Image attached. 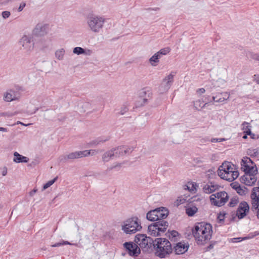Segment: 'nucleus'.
Wrapping results in <instances>:
<instances>
[{"instance_id": "f257e3e1", "label": "nucleus", "mask_w": 259, "mask_h": 259, "mask_svg": "<svg viewBox=\"0 0 259 259\" xmlns=\"http://www.w3.org/2000/svg\"><path fill=\"white\" fill-rule=\"evenodd\" d=\"M155 211L158 219L156 222L148 226V231L150 235L157 236L163 233L168 227V223L163 220L167 217L169 211L164 207L157 208Z\"/></svg>"}, {"instance_id": "f03ea898", "label": "nucleus", "mask_w": 259, "mask_h": 259, "mask_svg": "<svg viewBox=\"0 0 259 259\" xmlns=\"http://www.w3.org/2000/svg\"><path fill=\"white\" fill-rule=\"evenodd\" d=\"M212 228L211 224L204 222L198 223L194 226L192 233L198 244H204L211 239Z\"/></svg>"}, {"instance_id": "7ed1b4c3", "label": "nucleus", "mask_w": 259, "mask_h": 259, "mask_svg": "<svg viewBox=\"0 0 259 259\" xmlns=\"http://www.w3.org/2000/svg\"><path fill=\"white\" fill-rule=\"evenodd\" d=\"M153 250L156 256L164 258L172 251L171 243L165 238H157L154 240Z\"/></svg>"}, {"instance_id": "20e7f679", "label": "nucleus", "mask_w": 259, "mask_h": 259, "mask_svg": "<svg viewBox=\"0 0 259 259\" xmlns=\"http://www.w3.org/2000/svg\"><path fill=\"white\" fill-rule=\"evenodd\" d=\"M134 241L144 252L150 253L153 251L154 240L152 238L147 236L146 234H137Z\"/></svg>"}, {"instance_id": "39448f33", "label": "nucleus", "mask_w": 259, "mask_h": 259, "mask_svg": "<svg viewBox=\"0 0 259 259\" xmlns=\"http://www.w3.org/2000/svg\"><path fill=\"white\" fill-rule=\"evenodd\" d=\"M142 228L141 221L137 217L126 220L122 226V230L127 234H134L140 231Z\"/></svg>"}, {"instance_id": "423d86ee", "label": "nucleus", "mask_w": 259, "mask_h": 259, "mask_svg": "<svg viewBox=\"0 0 259 259\" xmlns=\"http://www.w3.org/2000/svg\"><path fill=\"white\" fill-rule=\"evenodd\" d=\"M105 21L104 16L93 14L89 16L87 23L92 31L97 32L101 30Z\"/></svg>"}, {"instance_id": "0eeeda50", "label": "nucleus", "mask_w": 259, "mask_h": 259, "mask_svg": "<svg viewBox=\"0 0 259 259\" xmlns=\"http://www.w3.org/2000/svg\"><path fill=\"white\" fill-rule=\"evenodd\" d=\"M228 195L225 191L218 192L210 196L211 204L218 207L223 206L228 200Z\"/></svg>"}, {"instance_id": "6e6552de", "label": "nucleus", "mask_w": 259, "mask_h": 259, "mask_svg": "<svg viewBox=\"0 0 259 259\" xmlns=\"http://www.w3.org/2000/svg\"><path fill=\"white\" fill-rule=\"evenodd\" d=\"M38 34L39 33H33L24 35L19 41L20 45L22 46L27 52L31 51L34 48V36H38Z\"/></svg>"}, {"instance_id": "1a4fd4ad", "label": "nucleus", "mask_w": 259, "mask_h": 259, "mask_svg": "<svg viewBox=\"0 0 259 259\" xmlns=\"http://www.w3.org/2000/svg\"><path fill=\"white\" fill-rule=\"evenodd\" d=\"M91 150H84L81 151H76L70 153L66 155H62L59 157L60 161L66 162L68 159H74L79 158L88 156L91 154Z\"/></svg>"}, {"instance_id": "9d476101", "label": "nucleus", "mask_w": 259, "mask_h": 259, "mask_svg": "<svg viewBox=\"0 0 259 259\" xmlns=\"http://www.w3.org/2000/svg\"><path fill=\"white\" fill-rule=\"evenodd\" d=\"M123 246L130 256H138L141 252V249L136 242H126L123 244Z\"/></svg>"}, {"instance_id": "9b49d317", "label": "nucleus", "mask_w": 259, "mask_h": 259, "mask_svg": "<svg viewBox=\"0 0 259 259\" xmlns=\"http://www.w3.org/2000/svg\"><path fill=\"white\" fill-rule=\"evenodd\" d=\"M174 74L171 73L163 79L159 87L160 93L166 92L169 90L174 81Z\"/></svg>"}, {"instance_id": "f8f14e48", "label": "nucleus", "mask_w": 259, "mask_h": 259, "mask_svg": "<svg viewBox=\"0 0 259 259\" xmlns=\"http://www.w3.org/2000/svg\"><path fill=\"white\" fill-rule=\"evenodd\" d=\"M250 197L252 200L251 210H257L259 208V187H254L252 189Z\"/></svg>"}, {"instance_id": "ddd939ff", "label": "nucleus", "mask_w": 259, "mask_h": 259, "mask_svg": "<svg viewBox=\"0 0 259 259\" xmlns=\"http://www.w3.org/2000/svg\"><path fill=\"white\" fill-rule=\"evenodd\" d=\"M249 206L246 201L241 202L236 211V216L239 219L244 218L249 212Z\"/></svg>"}, {"instance_id": "4468645a", "label": "nucleus", "mask_w": 259, "mask_h": 259, "mask_svg": "<svg viewBox=\"0 0 259 259\" xmlns=\"http://www.w3.org/2000/svg\"><path fill=\"white\" fill-rule=\"evenodd\" d=\"M233 170L231 163L224 162L219 168L218 174L221 179L225 180V177L227 175L228 172L230 173Z\"/></svg>"}, {"instance_id": "2eb2a0df", "label": "nucleus", "mask_w": 259, "mask_h": 259, "mask_svg": "<svg viewBox=\"0 0 259 259\" xmlns=\"http://www.w3.org/2000/svg\"><path fill=\"white\" fill-rule=\"evenodd\" d=\"M252 164L253 161L250 158L247 157H243L241 162V168L244 171V175L248 174V172L250 171L251 167L253 166L251 165Z\"/></svg>"}, {"instance_id": "dca6fc26", "label": "nucleus", "mask_w": 259, "mask_h": 259, "mask_svg": "<svg viewBox=\"0 0 259 259\" xmlns=\"http://www.w3.org/2000/svg\"><path fill=\"white\" fill-rule=\"evenodd\" d=\"M52 25L49 23L41 22L38 23L35 26L33 32H45L52 30Z\"/></svg>"}, {"instance_id": "f3484780", "label": "nucleus", "mask_w": 259, "mask_h": 259, "mask_svg": "<svg viewBox=\"0 0 259 259\" xmlns=\"http://www.w3.org/2000/svg\"><path fill=\"white\" fill-rule=\"evenodd\" d=\"M17 92L13 89L7 91L4 94V100L5 102H11L17 99Z\"/></svg>"}, {"instance_id": "a211bd4d", "label": "nucleus", "mask_w": 259, "mask_h": 259, "mask_svg": "<svg viewBox=\"0 0 259 259\" xmlns=\"http://www.w3.org/2000/svg\"><path fill=\"white\" fill-rule=\"evenodd\" d=\"M139 95L140 100L143 101L141 105H144L147 103L148 98H151V92L148 89L145 88L140 91Z\"/></svg>"}, {"instance_id": "6ab92c4d", "label": "nucleus", "mask_w": 259, "mask_h": 259, "mask_svg": "<svg viewBox=\"0 0 259 259\" xmlns=\"http://www.w3.org/2000/svg\"><path fill=\"white\" fill-rule=\"evenodd\" d=\"M116 148H112L111 150L105 152L102 157V159L103 162H106L109 161L110 159H113L114 157H117L118 155L116 154Z\"/></svg>"}, {"instance_id": "aec40b11", "label": "nucleus", "mask_w": 259, "mask_h": 259, "mask_svg": "<svg viewBox=\"0 0 259 259\" xmlns=\"http://www.w3.org/2000/svg\"><path fill=\"white\" fill-rule=\"evenodd\" d=\"M189 245L182 242H179L174 247L176 254H182L185 253L188 249Z\"/></svg>"}, {"instance_id": "412c9836", "label": "nucleus", "mask_w": 259, "mask_h": 259, "mask_svg": "<svg viewBox=\"0 0 259 259\" xmlns=\"http://www.w3.org/2000/svg\"><path fill=\"white\" fill-rule=\"evenodd\" d=\"M241 181L247 186H252L256 182V178L254 176H251V175L247 174L241 177Z\"/></svg>"}, {"instance_id": "4be33fe9", "label": "nucleus", "mask_w": 259, "mask_h": 259, "mask_svg": "<svg viewBox=\"0 0 259 259\" xmlns=\"http://www.w3.org/2000/svg\"><path fill=\"white\" fill-rule=\"evenodd\" d=\"M116 155H118V157L124 155L126 154L131 153L134 149L133 147L129 146H119L116 147Z\"/></svg>"}, {"instance_id": "5701e85b", "label": "nucleus", "mask_w": 259, "mask_h": 259, "mask_svg": "<svg viewBox=\"0 0 259 259\" xmlns=\"http://www.w3.org/2000/svg\"><path fill=\"white\" fill-rule=\"evenodd\" d=\"M230 97L229 94L227 92L219 93L215 96L212 97V100L214 102L222 103L224 101L229 99Z\"/></svg>"}, {"instance_id": "b1692460", "label": "nucleus", "mask_w": 259, "mask_h": 259, "mask_svg": "<svg viewBox=\"0 0 259 259\" xmlns=\"http://www.w3.org/2000/svg\"><path fill=\"white\" fill-rule=\"evenodd\" d=\"M218 188L219 185L215 184L214 183L210 182L203 186V190L204 193L210 194L214 192Z\"/></svg>"}, {"instance_id": "393cba45", "label": "nucleus", "mask_w": 259, "mask_h": 259, "mask_svg": "<svg viewBox=\"0 0 259 259\" xmlns=\"http://www.w3.org/2000/svg\"><path fill=\"white\" fill-rule=\"evenodd\" d=\"M14 156L13 161L15 163H27L29 160L28 157L23 156L17 152L14 153Z\"/></svg>"}, {"instance_id": "a878e982", "label": "nucleus", "mask_w": 259, "mask_h": 259, "mask_svg": "<svg viewBox=\"0 0 259 259\" xmlns=\"http://www.w3.org/2000/svg\"><path fill=\"white\" fill-rule=\"evenodd\" d=\"M166 235L172 242H176L179 239V233L177 231L175 230H172L170 232L168 231L166 234Z\"/></svg>"}, {"instance_id": "bb28decb", "label": "nucleus", "mask_w": 259, "mask_h": 259, "mask_svg": "<svg viewBox=\"0 0 259 259\" xmlns=\"http://www.w3.org/2000/svg\"><path fill=\"white\" fill-rule=\"evenodd\" d=\"M239 176V172L238 171L232 170L231 172L227 174V175L225 177V180L232 182L234 180L236 179Z\"/></svg>"}, {"instance_id": "cd10ccee", "label": "nucleus", "mask_w": 259, "mask_h": 259, "mask_svg": "<svg viewBox=\"0 0 259 259\" xmlns=\"http://www.w3.org/2000/svg\"><path fill=\"white\" fill-rule=\"evenodd\" d=\"M88 52H86L85 50L81 47H75L73 49V53L77 55L86 54L90 55L92 51L90 50H87Z\"/></svg>"}, {"instance_id": "c85d7f7f", "label": "nucleus", "mask_w": 259, "mask_h": 259, "mask_svg": "<svg viewBox=\"0 0 259 259\" xmlns=\"http://www.w3.org/2000/svg\"><path fill=\"white\" fill-rule=\"evenodd\" d=\"M109 140V138H104L103 137H99L93 141H92L90 143V144L92 145L97 146L108 141Z\"/></svg>"}, {"instance_id": "c756f323", "label": "nucleus", "mask_w": 259, "mask_h": 259, "mask_svg": "<svg viewBox=\"0 0 259 259\" xmlns=\"http://www.w3.org/2000/svg\"><path fill=\"white\" fill-rule=\"evenodd\" d=\"M161 58L160 56L157 53H156L153 55L150 59L149 62L151 65L153 66H155L159 62V59Z\"/></svg>"}, {"instance_id": "7c9ffc66", "label": "nucleus", "mask_w": 259, "mask_h": 259, "mask_svg": "<svg viewBox=\"0 0 259 259\" xmlns=\"http://www.w3.org/2000/svg\"><path fill=\"white\" fill-rule=\"evenodd\" d=\"M155 212V209L148 211L146 215L147 219L152 222L156 221L158 218L156 217Z\"/></svg>"}, {"instance_id": "2f4dec72", "label": "nucleus", "mask_w": 259, "mask_h": 259, "mask_svg": "<svg viewBox=\"0 0 259 259\" xmlns=\"http://www.w3.org/2000/svg\"><path fill=\"white\" fill-rule=\"evenodd\" d=\"M197 211L198 208L195 206L188 207L186 209V213L189 217L193 216Z\"/></svg>"}, {"instance_id": "473e14b6", "label": "nucleus", "mask_w": 259, "mask_h": 259, "mask_svg": "<svg viewBox=\"0 0 259 259\" xmlns=\"http://www.w3.org/2000/svg\"><path fill=\"white\" fill-rule=\"evenodd\" d=\"M65 51L63 49H60L59 50H57L55 53V56L56 57L58 60H62L63 58V56L64 55Z\"/></svg>"}, {"instance_id": "72a5a7b5", "label": "nucleus", "mask_w": 259, "mask_h": 259, "mask_svg": "<svg viewBox=\"0 0 259 259\" xmlns=\"http://www.w3.org/2000/svg\"><path fill=\"white\" fill-rule=\"evenodd\" d=\"M170 49L169 48H164L160 50L157 53L159 54V55L161 57L162 55H165L167 54L170 52Z\"/></svg>"}, {"instance_id": "f704fd0d", "label": "nucleus", "mask_w": 259, "mask_h": 259, "mask_svg": "<svg viewBox=\"0 0 259 259\" xmlns=\"http://www.w3.org/2000/svg\"><path fill=\"white\" fill-rule=\"evenodd\" d=\"M58 179V177L57 176L54 179L48 181L46 184H45L43 186V190H46V189L52 186Z\"/></svg>"}, {"instance_id": "c9c22d12", "label": "nucleus", "mask_w": 259, "mask_h": 259, "mask_svg": "<svg viewBox=\"0 0 259 259\" xmlns=\"http://www.w3.org/2000/svg\"><path fill=\"white\" fill-rule=\"evenodd\" d=\"M63 245H76V244H72L67 241H63L62 242L56 243L52 245V247H59Z\"/></svg>"}, {"instance_id": "e433bc0d", "label": "nucleus", "mask_w": 259, "mask_h": 259, "mask_svg": "<svg viewBox=\"0 0 259 259\" xmlns=\"http://www.w3.org/2000/svg\"><path fill=\"white\" fill-rule=\"evenodd\" d=\"M226 214V213L224 212H220L218 214L217 219L218 220L219 223H222L224 222L225 216Z\"/></svg>"}, {"instance_id": "4c0bfd02", "label": "nucleus", "mask_w": 259, "mask_h": 259, "mask_svg": "<svg viewBox=\"0 0 259 259\" xmlns=\"http://www.w3.org/2000/svg\"><path fill=\"white\" fill-rule=\"evenodd\" d=\"M238 199L236 197H233L231 199V200L229 202L228 205L230 207H234L238 203Z\"/></svg>"}, {"instance_id": "58836bf2", "label": "nucleus", "mask_w": 259, "mask_h": 259, "mask_svg": "<svg viewBox=\"0 0 259 259\" xmlns=\"http://www.w3.org/2000/svg\"><path fill=\"white\" fill-rule=\"evenodd\" d=\"M257 174V169L255 165H253L251 167L250 171L248 172V174L251 175V176H255V175Z\"/></svg>"}, {"instance_id": "ea45409f", "label": "nucleus", "mask_w": 259, "mask_h": 259, "mask_svg": "<svg viewBox=\"0 0 259 259\" xmlns=\"http://www.w3.org/2000/svg\"><path fill=\"white\" fill-rule=\"evenodd\" d=\"M128 110V108L126 105H123V106L121 107L120 112H119V114L120 115H123L124 113L127 112Z\"/></svg>"}, {"instance_id": "a19ab883", "label": "nucleus", "mask_w": 259, "mask_h": 259, "mask_svg": "<svg viewBox=\"0 0 259 259\" xmlns=\"http://www.w3.org/2000/svg\"><path fill=\"white\" fill-rule=\"evenodd\" d=\"M200 104H201V102H200V100H198V101H195L194 103V107L196 108L197 109H198V106L200 107H201V108H204L208 103H205L202 106H201L200 105Z\"/></svg>"}, {"instance_id": "79ce46f5", "label": "nucleus", "mask_w": 259, "mask_h": 259, "mask_svg": "<svg viewBox=\"0 0 259 259\" xmlns=\"http://www.w3.org/2000/svg\"><path fill=\"white\" fill-rule=\"evenodd\" d=\"M13 1L14 0H0V6H6Z\"/></svg>"}, {"instance_id": "37998d69", "label": "nucleus", "mask_w": 259, "mask_h": 259, "mask_svg": "<svg viewBox=\"0 0 259 259\" xmlns=\"http://www.w3.org/2000/svg\"><path fill=\"white\" fill-rule=\"evenodd\" d=\"M10 15H11L10 12L7 11H4L2 13V17L5 19L8 18L10 16Z\"/></svg>"}, {"instance_id": "c03bdc74", "label": "nucleus", "mask_w": 259, "mask_h": 259, "mask_svg": "<svg viewBox=\"0 0 259 259\" xmlns=\"http://www.w3.org/2000/svg\"><path fill=\"white\" fill-rule=\"evenodd\" d=\"M257 235H259V232L258 231H255V232H254L253 233H249L248 234V237H245V238H247V239L252 238L254 237H255L256 236H257Z\"/></svg>"}, {"instance_id": "a18cd8bd", "label": "nucleus", "mask_w": 259, "mask_h": 259, "mask_svg": "<svg viewBox=\"0 0 259 259\" xmlns=\"http://www.w3.org/2000/svg\"><path fill=\"white\" fill-rule=\"evenodd\" d=\"M242 129L245 131H247V128H250L251 126L249 125V123L246 122H244L242 124Z\"/></svg>"}, {"instance_id": "49530a36", "label": "nucleus", "mask_w": 259, "mask_h": 259, "mask_svg": "<svg viewBox=\"0 0 259 259\" xmlns=\"http://www.w3.org/2000/svg\"><path fill=\"white\" fill-rule=\"evenodd\" d=\"M237 190L236 192L241 195H243L245 194V191L240 187V186H237Z\"/></svg>"}, {"instance_id": "de8ad7c7", "label": "nucleus", "mask_w": 259, "mask_h": 259, "mask_svg": "<svg viewBox=\"0 0 259 259\" xmlns=\"http://www.w3.org/2000/svg\"><path fill=\"white\" fill-rule=\"evenodd\" d=\"M248 153L250 154L251 156H255L257 154V151L256 149H249Z\"/></svg>"}, {"instance_id": "09e8293b", "label": "nucleus", "mask_w": 259, "mask_h": 259, "mask_svg": "<svg viewBox=\"0 0 259 259\" xmlns=\"http://www.w3.org/2000/svg\"><path fill=\"white\" fill-rule=\"evenodd\" d=\"M225 140V139L224 138H212L211 139L210 141L212 143H216L221 142Z\"/></svg>"}, {"instance_id": "8fccbe9b", "label": "nucleus", "mask_w": 259, "mask_h": 259, "mask_svg": "<svg viewBox=\"0 0 259 259\" xmlns=\"http://www.w3.org/2000/svg\"><path fill=\"white\" fill-rule=\"evenodd\" d=\"M25 6H26V4L25 3H24V2L21 3L20 4L19 7L18 8V11L21 12L23 10V9L25 8Z\"/></svg>"}, {"instance_id": "3c124183", "label": "nucleus", "mask_w": 259, "mask_h": 259, "mask_svg": "<svg viewBox=\"0 0 259 259\" xmlns=\"http://www.w3.org/2000/svg\"><path fill=\"white\" fill-rule=\"evenodd\" d=\"M13 116V114L12 113H9L7 112H0V116H8L11 117Z\"/></svg>"}, {"instance_id": "603ef678", "label": "nucleus", "mask_w": 259, "mask_h": 259, "mask_svg": "<svg viewBox=\"0 0 259 259\" xmlns=\"http://www.w3.org/2000/svg\"><path fill=\"white\" fill-rule=\"evenodd\" d=\"M38 164V161L36 160H35L34 161H32L31 163H30L29 164L28 166H30V167H34Z\"/></svg>"}, {"instance_id": "864d4df0", "label": "nucleus", "mask_w": 259, "mask_h": 259, "mask_svg": "<svg viewBox=\"0 0 259 259\" xmlns=\"http://www.w3.org/2000/svg\"><path fill=\"white\" fill-rule=\"evenodd\" d=\"M253 80L259 84V74H255L253 75Z\"/></svg>"}, {"instance_id": "5fc2aeb1", "label": "nucleus", "mask_w": 259, "mask_h": 259, "mask_svg": "<svg viewBox=\"0 0 259 259\" xmlns=\"http://www.w3.org/2000/svg\"><path fill=\"white\" fill-rule=\"evenodd\" d=\"M2 174L3 176H5L7 174V168L6 167L3 168Z\"/></svg>"}, {"instance_id": "6e6d98bb", "label": "nucleus", "mask_w": 259, "mask_h": 259, "mask_svg": "<svg viewBox=\"0 0 259 259\" xmlns=\"http://www.w3.org/2000/svg\"><path fill=\"white\" fill-rule=\"evenodd\" d=\"M205 92V90L204 88H200V89H199L197 91V93H200V94H203Z\"/></svg>"}, {"instance_id": "4d7b16f0", "label": "nucleus", "mask_w": 259, "mask_h": 259, "mask_svg": "<svg viewBox=\"0 0 259 259\" xmlns=\"http://www.w3.org/2000/svg\"><path fill=\"white\" fill-rule=\"evenodd\" d=\"M38 109H39V108H36L33 111H27V113L30 114V115H32L33 114L36 113V112L37 111H38Z\"/></svg>"}, {"instance_id": "13d9d810", "label": "nucleus", "mask_w": 259, "mask_h": 259, "mask_svg": "<svg viewBox=\"0 0 259 259\" xmlns=\"http://www.w3.org/2000/svg\"><path fill=\"white\" fill-rule=\"evenodd\" d=\"M232 185V188H233L234 189H235L236 191L237 190L238 188H237V186H240V185H239L238 183L237 184H231Z\"/></svg>"}, {"instance_id": "bf43d9fd", "label": "nucleus", "mask_w": 259, "mask_h": 259, "mask_svg": "<svg viewBox=\"0 0 259 259\" xmlns=\"http://www.w3.org/2000/svg\"><path fill=\"white\" fill-rule=\"evenodd\" d=\"M121 163H117L115 165H114V166H113L109 168V170H111V169H113V168H116V167H120V166H121Z\"/></svg>"}, {"instance_id": "052dcab7", "label": "nucleus", "mask_w": 259, "mask_h": 259, "mask_svg": "<svg viewBox=\"0 0 259 259\" xmlns=\"http://www.w3.org/2000/svg\"><path fill=\"white\" fill-rule=\"evenodd\" d=\"M233 242H238L241 241L240 238H234L232 239Z\"/></svg>"}, {"instance_id": "680f3d73", "label": "nucleus", "mask_w": 259, "mask_h": 259, "mask_svg": "<svg viewBox=\"0 0 259 259\" xmlns=\"http://www.w3.org/2000/svg\"><path fill=\"white\" fill-rule=\"evenodd\" d=\"M252 58L253 59H255V60L259 61V54H254L252 56Z\"/></svg>"}, {"instance_id": "e2e57ef3", "label": "nucleus", "mask_w": 259, "mask_h": 259, "mask_svg": "<svg viewBox=\"0 0 259 259\" xmlns=\"http://www.w3.org/2000/svg\"><path fill=\"white\" fill-rule=\"evenodd\" d=\"M37 189H34L32 191L29 192V195L31 196H33L35 193L36 192Z\"/></svg>"}, {"instance_id": "0e129e2a", "label": "nucleus", "mask_w": 259, "mask_h": 259, "mask_svg": "<svg viewBox=\"0 0 259 259\" xmlns=\"http://www.w3.org/2000/svg\"><path fill=\"white\" fill-rule=\"evenodd\" d=\"M244 133L247 135H251V129L250 128H247V131H245Z\"/></svg>"}, {"instance_id": "69168bd1", "label": "nucleus", "mask_w": 259, "mask_h": 259, "mask_svg": "<svg viewBox=\"0 0 259 259\" xmlns=\"http://www.w3.org/2000/svg\"><path fill=\"white\" fill-rule=\"evenodd\" d=\"M0 132H8V130L5 127H0Z\"/></svg>"}, {"instance_id": "338daca9", "label": "nucleus", "mask_w": 259, "mask_h": 259, "mask_svg": "<svg viewBox=\"0 0 259 259\" xmlns=\"http://www.w3.org/2000/svg\"><path fill=\"white\" fill-rule=\"evenodd\" d=\"M20 124L23 125H24V126H28V125H30V124H24V123H23V122H21V121H17V122L15 123V124ZM13 125H15V124H14Z\"/></svg>"}, {"instance_id": "774afa93", "label": "nucleus", "mask_w": 259, "mask_h": 259, "mask_svg": "<svg viewBox=\"0 0 259 259\" xmlns=\"http://www.w3.org/2000/svg\"><path fill=\"white\" fill-rule=\"evenodd\" d=\"M91 151V153L92 152V155L95 154V150H90Z\"/></svg>"}]
</instances>
